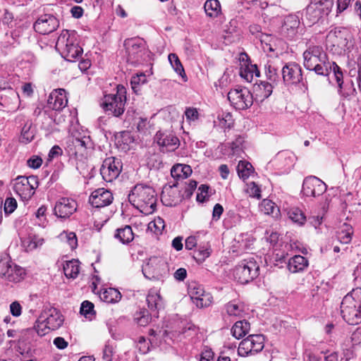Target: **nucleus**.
Segmentation results:
<instances>
[{"instance_id":"6e6552de","label":"nucleus","mask_w":361,"mask_h":361,"mask_svg":"<svg viewBox=\"0 0 361 361\" xmlns=\"http://www.w3.org/2000/svg\"><path fill=\"white\" fill-rule=\"evenodd\" d=\"M38 187V180L36 176H18L14 180L13 190L24 201H27L35 194Z\"/></svg>"},{"instance_id":"1a4fd4ad","label":"nucleus","mask_w":361,"mask_h":361,"mask_svg":"<svg viewBox=\"0 0 361 361\" xmlns=\"http://www.w3.org/2000/svg\"><path fill=\"white\" fill-rule=\"evenodd\" d=\"M264 346V336L261 334H252L240 343L238 353L242 357L253 355L262 350Z\"/></svg>"},{"instance_id":"052dcab7","label":"nucleus","mask_w":361,"mask_h":361,"mask_svg":"<svg viewBox=\"0 0 361 361\" xmlns=\"http://www.w3.org/2000/svg\"><path fill=\"white\" fill-rule=\"evenodd\" d=\"M10 311L13 316L18 317L21 314L22 307L18 302L15 301L10 305Z\"/></svg>"},{"instance_id":"a211bd4d","label":"nucleus","mask_w":361,"mask_h":361,"mask_svg":"<svg viewBox=\"0 0 361 361\" xmlns=\"http://www.w3.org/2000/svg\"><path fill=\"white\" fill-rule=\"evenodd\" d=\"M114 197L111 191L104 188H98L93 191L89 197V202L96 208L109 206L113 202Z\"/></svg>"},{"instance_id":"6ab92c4d","label":"nucleus","mask_w":361,"mask_h":361,"mask_svg":"<svg viewBox=\"0 0 361 361\" xmlns=\"http://www.w3.org/2000/svg\"><path fill=\"white\" fill-rule=\"evenodd\" d=\"M42 319L48 326L50 330L58 329L63 324V319L59 311L55 308H50L44 310L40 315Z\"/></svg>"},{"instance_id":"58836bf2","label":"nucleus","mask_w":361,"mask_h":361,"mask_svg":"<svg viewBox=\"0 0 361 361\" xmlns=\"http://www.w3.org/2000/svg\"><path fill=\"white\" fill-rule=\"evenodd\" d=\"M353 233V228L350 225L344 224L341 229L338 231V239L341 243L347 244L350 242Z\"/></svg>"},{"instance_id":"774afa93","label":"nucleus","mask_w":361,"mask_h":361,"mask_svg":"<svg viewBox=\"0 0 361 361\" xmlns=\"http://www.w3.org/2000/svg\"><path fill=\"white\" fill-rule=\"evenodd\" d=\"M113 350L111 347L105 345L103 350V360L104 361H111L112 360Z\"/></svg>"},{"instance_id":"c756f323","label":"nucleus","mask_w":361,"mask_h":361,"mask_svg":"<svg viewBox=\"0 0 361 361\" xmlns=\"http://www.w3.org/2000/svg\"><path fill=\"white\" fill-rule=\"evenodd\" d=\"M250 329V323L245 320H241L234 324L231 329V332L235 338L240 339L249 332Z\"/></svg>"},{"instance_id":"0e129e2a","label":"nucleus","mask_w":361,"mask_h":361,"mask_svg":"<svg viewBox=\"0 0 361 361\" xmlns=\"http://www.w3.org/2000/svg\"><path fill=\"white\" fill-rule=\"evenodd\" d=\"M266 234L268 235V236H267V240L272 245V246H274L278 240H279V234L278 233L276 232H273L271 231V233H269V231H267L266 232Z\"/></svg>"},{"instance_id":"4468645a","label":"nucleus","mask_w":361,"mask_h":361,"mask_svg":"<svg viewBox=\"0 0 361 361\" xmlns=\"http://www.w3.org/2000/svg\"><path fill=\"white\" fill-rule=\"evenodd\" d=\"M327 189V185L316 176H309L305 178L302 183V192L306 197H317L323 195Z\"/></svg>"},{"instance_id":"3c124183","label":"nucleus","mask_w":361,"mask_h":361,"mask_svg":"<svg viewBox=\"0 0 361 361\" xmlns=\"http://www.w3.org/2000/svg\"><path fill=\"white\" fill-rule=\"evenodd\" d=\"M244 139L241 136H238L235 141L231 144V149L233 154L240 155L243 151V144Z\"/></svg>"},{"instance_id":"9b49d317","label":"nucleus","mask_w":361,"mask_h":361,"mask_svg":"<svg viewBox=\"0 0 361 361\" xmlns=\"http://www.w3.org/2000/svg\"><path fill=\"white\" fill-rule=\"evenodd\" d=\"M188 295L197 307H207L212 303L213 298L211 293L206 292L202 285L191 282L188 285Z\"/></svg>"},{"instance_id":"864d4df0","label":"nucleus","mask_w":361,"mask_h":361,"mask_svg":"<svg viewBox=\"0 0 361 361\" xmlns=\"http://www.w3.org/2000/svg\"><path fill=\"white\" fill-rule=\"evenodd\" d=\"M185 116L189 123L195 122L199 118V113L196 108L188 107L185 111Z\"/></svg>"},{"instance_id":"a878e982","label":"nucleus","mask_w":361,"mask_h":361,"mask_svg":"<svg viewBox=\"0 0 361 361\" xmlns=\"http://www.w3.org/2000/svg\"><path fill=\"white\" fill-rule=\"evenodd\" d=\"M308 266V260L301 256L295 255L288 261V268L292 273H298L304 271Z\"/></svg>"},{"instance_id":"de8ad7c7","label":"nucleus","mask_w":361,"mask_h":361,"mask_svg":"<svg viewBox=\"0 0 361 361\" xmlns=\"http://www.w3.org/2000/svg\"><path fill=\"white\" fill-rule=\"evenodd\" d=\"M146 82H147V77H146L145 74L140 73V74H137V75L133 76L131 78L130 83H131L133 90L135 92H137V91H139V86L140 85L145 84Z\"/></svg>"},{"instance_id":"c85d7f7f","label":"nucleus","mask_w":361,"mask_h":361,"mask_svg":"<svg viewBox=\"0 0 361 361\" xmlns=\"http://www.w3.org/2000/svg\"><path fill=\"white\" fill-rule=\"evenodd\" d=\"M206 15L212 18H217L221 12V7L218 0H207L204 5Z\"/></svg>"},{"instance_id":"e2e57ef3","label":"nucleus","mask_w":361,"mask_h":361,"mask_svg":"<svg viewBox=\"0 0 361 361\" xmlns=\"http://www.w3.org/2000/svg\"><path fill=\"white\" fill-rule=\"evenodd\" d=\"M63 153V150L62 149L58 146V145H54L49 151V159L51 160L52 159H54V158H56V157H59V156H61Z\"/></svg>"},{"instance_id":"ea45409f","label":"nucleus","mask_w":361,"mask_h":361,"mask_svg":"<svg viewBox=\"0 0 361 361\" xmlns=\"http://www.w3.org/2000/svg\"><path fill=\"white\" fill-rule=\"evenodd\" d=\"M165 228V223L162 218L157 216L148 224L147 228L156 235L161 234Z\"/></svg>"},{"instance_id":"49530a36","label":"nucleus","mask_w":361,"mask_h":361,"mask_svg":"<svg viewBox=\"0 0 361 361\" xmlns=\"http://www.w3.org/2000/svg\"><path fill=\"white\" fill-rule=\"evenodd\" d=\"M31 123H26L22 128L21 131V142L28 143L34 138V133L30 130Z\"/></svg>"},{"instance_id":"bf43d9fd","label":"nucleus","mask_w":361,"mask_h":361,"mask_svg":"<svg viewBox=\"0 0 361 361\" xmlns=\"http://www.w3.org/2000/svg\"><path fill=\"white\" fill-rule=\"evenodd\" d=\"M27 166L32 169H38L42 164V159L37 156H32L27 161Z\"/></svg>"},{"instance_id":"72a5a7b5","label":"nucleus","mask_w":361,"mask_h":361,"mask_svg":"<svg viewBox=\"0 0 361 361\" xmlns=\"http://www.w3.org/2000/svg\"><path fill=\"white\" fill-rule=\"evenodd\" d=\"M225 310L230 317H242L244 312V306L240 302L233 300L226 304Z\"/></svg>"},{"instance_id":"ddd939ff","label":"nucleus","mask_w":361,"mask_h":361,"mask_svg":"<svg viewBox=\"0 0 361 361\" xmlns=\"http://www.w3.org/2000/svg\"><path fill=\"white\" fill-rule=\"evenodd\" d=\"M167 264L164 259L153 257L142 267L143 274L149 279H159L166 271Z\"/></svg>"},{"instance_id":"a19ab883","label":"nucleus","mask_w":361,"mask_h":361,"mask_svg":"<svg viewBox=\"0 0 361 361\" xmlns=\"http://www.w3.org/2000/svg\"><path fill=\"white\" fill-rule=\"evenodd\" d=\"M59 238L62 241L66 242L71 250L77 247L78 239L75 233L63 231L60 234Z\"/></svg>"},{"instance_id":"8fccbe9b","label":"nucleus","mask_w":361,"mask_h":361,"mask_svg":"<svg viewBox=\"0 0 361 361\" xmlns=\"http://www.w3.org/2000/svg\"><path fill=\"white\" fill-rule=\"evenodd\" d=\"M34 329L36 331L37 334L40 336L46 335L50 331L46 322H44L42 319H40V317L37 320Z\"/></svg>"},{"instance_id":"412c9836","label":"nucleus","mask_w":361,"mask_h":361,"mask_svg":"<svg viewBox=\"0 0 361 361\" xmlns=\"http://www.w3.org/2000/svg\"><path fill=\"white\" fill-rule=\"evenodd\" d=\"M68 104V99L63 89L54 90L49 97L47 104L49 108L60 111L66 107Z\"/></svg>"},{"instance_id":"7c9ffc66","label":"nucleus","mask_w":361,"mask_h":361,"mask_svg":"<svg viewBox=\"0 0 361 361\" xmlns=\"http://www.w3.org/2000/svg\"><path fill=\"white\" fill-rule=\"evenodd\" d=\"M115 238L123 244H128L134 239V233L130 226H125L123 228L116 230Z\"/></svg>"},{"instance_id":"0eeeda50","label":"nucleus","mask_w":361,"mask_h":361,"mask_svg":"<svg viewBox=\"0 0 361 361\" xmlns=\"http://www.w3.org/2000/svg\"><path fill=\"white\" fill-rule=\"evenodd\" d=\"M25 276L23 268L13 263L10 257L5 256L0 259V277L10 282L18 283Z\"/></svg>"},{"instance_id":"dca6fc26","label":"nucleus","mask_w":361,"mask_h":361,"mask_svg":"<svg viewBox=\"0 0 361 361\" xmlns=\"http://www.w3.org/2000/svg\"><path fill=\"white\" fill-rule=\"evenodd\" d=\"M75 200L68 197H61L55 203L54 214L59 219L69 218L77 210Z\"/></svg>"},{"instance_id":"473e14b6","label":"nucleus","mask_w":361,"mask_h":361,"mask_svg":"<svg viewBox=\"0 0 361 361\" xmlns=\"http://www.w3.org/2000/svg\"><path fill=\"white\" fill-rule=\"evenodd\" d=\"M64 274L67 278L75 279L80 272V262L78 259L68 261L63 265Z\"/></svg>"},{"instance_id":"13d9d810","label":"nucleus","mask_w":361,"mask_h":361,"mask_svg":"<svg viewBox=\"0 0 361 361\" xmlns=\"http://www.w3.org/2000/svg\"><path fill=\"white\" fill-rule=\"evenodd\" d=\"M210 255V248L209 246L207 245H204L203 246H200L199 249L197 251V256L199 259L204 260L207 258Z\"/></svg>"},{"instance_id":"79ce46f5","label":"nucleus","mask_w":361,"mask_h":361,"mask_svg":"<svg viewBox=\"0 0 361 361\" xmlns=\"http://www.w3.org/2000/svg\"><path fill=\"white\" fill-rule=\"evenodd\" d=\"M288 217L292 221L302 225L306 220V217L299 208H292L288 211Z\"/></svg>"},{"instance_id":"20e7f679","label":"nucleus","mask_w":361,"mask_h":361,"mask_svg":"<svg viewBox=\"0 0 361 361\" xmlns=\"http://www.w3.org/2000/svg\"><path fill=\"white\" fill-rule=\"evenodd\" d=\"M56 48L67 61H73L81 56L82 49L78 45L74 31L64 30L58 37Z\"/></svg>"},{"instance_id":"7ed1b4c3","label":"nucleus","mask_w":361,"mask_h":361,"mask_svg":"<svg viewBox=\"0 0 361 361\" xmlns=\"http://www.w3.org/2000/svg\"><path fill=\"white\" fill-rule=\"evenodd\" d=\"M343 319L350 325L361 323V288H356L344 296L341 304Z\"/></svg>"},{"instance_id":"cd10ccee","label":"nucleus","mask_w":361,"mask_h":361,"mask_svg":"<svg viewBox=\"0 0 361 361\" xmlns=\"http://www.w3.org/2000/svg\"><path fill=\"white\" fill-rule=\"evenodd\" d=\"M191 173V167L186 164H176L171 170V176L177 180L187 178Z\"/></svg>"},{"instance_id":"69168bd1","label":"nucleus","mask_w":361,"mask_h":361,"mask_svg":"<svg viewBox=\"0 0 361 361\" xmlns=\"http://www.w3.org/2000/svg\"><path fill=\"white\" fill-rule=\"evenodd\" d=\"M173 276L177 281H183L187 276V271L184 268H179L175 271Z\"/></svg>"},{"instance_id":"423d86ee","label":"nucleus","mask_w":361,"mask_h":361,"mask_svg":"<svg viewBox=\"0 0 361 361\" xmlns=\"http://www.w3.org/2000/svg\"><path fill=\"white\" fill-rule=\"evenodd\" d=\"M259 266L253 258L240 262L233 271L234 278L240 283L245 284L258 276Z\"/></svg>"},{"instance_id":"aec40b11","label":"nucleus","mask_w":361,"mask_h":361,"mask_svg":"<svg viewBox=\"0 0 361 361\" xmlns=\"http://www.w3.org/2000/svg\"><path fill=\"white\" fill-rule=\"evenodd\" d=\"M282 75L283 81L287 84H297L302 78L301 68L296 63L285 66L282 69Z\"/></svg>"},{"instance_id":"393cba45","label":"nucleus","mask_w":361,"mask_h":361,"mask_svg":"<svg viewBox=\"0 0 361 361\" xmlns=\"http://www.w3.org/2000/svg\"><path fill=\"white\" fill-rule=\"evenodd\" d=\"M239 74L247 82H252L254 76L259 77L260 75V72L256 65L245 61L240 64Z\"/></svg>"},{"instance_id":"09e8293b","label":"nucleus","mask_w":361,"mask_h":361,"mask_svg":"<svg viewBox=\"0 0 361 361\" xmlns=\"http://www.w3.org/2000/svg\"><path fill=\"white\" fill-rule=\"evenodd\" d=\"M80 313L86 318H91L94 314V305L88 300L82 302L80 307Z\"/></svg>"},{"instance_id":"4c0bfd02","label":"nucleus","mask_w":361,"mask_h":361,"mask_svg":"<svg viewBox=\"0 0 361 361\" xmlns=\"http://www.w3.org/2000/svg\"><path fill=\"white\" fill-rule=\"evenodd\" d=\"M131 115L129 111L127 113V118L130 121L132 120L133 125L136 126V129L138 132L145 133L147 130V120L145 118H142L139 114L135 115L133 118H130Z\"/></svg>"},{"instance_id":"5701e85b","label":"nucleus","mask_w":361,"mask_h":361,"mask_svg":"<svg viewBox=\"0 0 361 361\" xmlns=\"http://www.w3.org/2000/svg\"><path fill=\"white\" fill-rule=\"evenodd\" d=\"M273 83L267 81H261L259 83L254 86V93L256 99L260 102L268 98L273 92Z\"/></svg>"},{"instance_id":"5fc2aeb1","label":"nucleus","mask_w":361,"mask_h":361,"mask_svg":"<svg viewBox=\"0 0 361 361\" xmlns=\"http://www.w3.org/2000/svg\"><path fill=\"white\" fill-rule=\"evenodd\" d=\"M331 71H333L335 76L336 82L340 88H342L343 85V73L340 67L335 63L331 62Z\"/></svg>"},{"instance_id":"f8f14e48","label":"nucleus","mask_w":361,"mask_h":361,"mask_svg":"<svg viewBox=\"0 0 361 361\" xmlns=\"http://www.w3.org/2000/svg\"><path fill=\"white\" fill-rule=\"evenodd\" d=\"M122 170V163L119 159L114 157L106 158L100 169V173L106 182H112Z\"/></svg>"},{"instance_id":"4be33fe9","label":"nucleus","mask_w":361,"mask_h":361,"mask_svg":"<svg viewBox=\"0 0 361 361\" xmlns=\"http://www.w3.org/2000/svg\"><path fill=\"white\" fill-rule=\"evenodd\" d=\"M156 140L159 145L166 147L169 151H174L179 145L178 138L173 134L158 132Z\"/></svg>"},{"instance_id":"f704fd0d","label":"nucleus","mask_w":361,"mask_h":361,"mask_svg":"<svg viewBox=\"0 0 361 361\" xmlns=\"http://www.w3.org/2000/svg\"><path fill=\"white\" fill-rule=\"evenodd\" d=\"M168 59L173 70L186 82L188 78L178 56L176 54L171 53L169 54Z\"/></svg>"},{"instance_id":"f3484780","label":"nucleus","mask_w":361,"mask_h":361,"mask_svg":"<svg viewBox=\"0 0 361 361\" xmlns=\"http://www.w3.org/2000/svg\"><path fill=\"white\" fill-rule=\"evenodd\" d=\"M59 26V20L51 14H44L34 23L35 30L41 35H48L55 31Z\"/></svg>"},{"instance_id":"c9c22d12","label":"nucleus","mask_w":361,"mask_h":361,"mask_svg":"<svg viewBox=\"0 0 361 361\" xmlns=\"http://www.w3.org/2000/svg\"><path fill=\"white\" fill-rule=\"evenodd\" d=\"M237 172L240 178L245 180L254 173V168L250 163L246 161H240L237 166Z\"/></svg>"},{"instance_id":"6e6d98bb","label":"nucleus","mask_w":361,"mask_h":361,"mask_svg":"<svg viewBox=\"0 0 361 361\" xmlns=\"http://www.w3.org/2000/svg\"><path fill=\"white\" fill-rule=\"evenodd\" d=\"M17 207V202L13 197H8L4 203V212L6 214H11Z\"/></svg>"},{"instance_id":"bb28decb","label":"nucleus","mask_w":361,"mask_h":361,"mask_svg":"<svg viewBox=\"0 0 361 361\" xmlns=\"http://www.w3.org/2000/svg\"><path fill=\"white\" fill-rule=\"evenodd\" d=\"M147 302L151 311L159 310L164 306L163 300L157 290L151 289L147 295Z\"/></svg>"},{"instance_id":"e433bc0d","label":"nucleus","mask_w":361,"mask_h":361,"mask_svg":"<svg viewBox=\"0 0 361 361\" xmlns=\"http://www.w3.org/2000/svg\"><path fill=\"white\" fill-rule=\"evenodd\" d=\"M265 75L269 82L276 84L279 78V68L272 62L269 61L264 66Z\"/></svg>"},{"instance_id":"f257e3e1","label":"nucleus","mask_w":361,"mask_h":361,"mask_svg":"<svg viewBox=\"0 0 361 361\" xmlns=\"http://www.w3.org/2000/svg\"><path fill=\"white\" fill-rule=\"evenodd\" d=\"M304 66L317 75L327 76L331 72V62L321 46L311 45L303 53Z\"/></svg>"},{"instance_id":"680f3d73","label":"nucleus","mask_w":361,"mask_h":361,"mask_svg":"<svg viewBox=\"0 0 361 361\" xmlns=\"http://www.w3.org/2000/svg\"><path fill=\"white\" fill-rule=\"evenodd\" d=\"M135 319L138 325L145 326L149 323L151 318L148 314H145V312H143L142 315L135 317Z\"/></svg>"},{"instance_id":"338daca9","label":"nucleus","mask_w":361,"mask_h":361,"mask_svg":"<svg viewBox=\"0 0 361 361\" xmlns=\"http://www.w3.org/2000/svg\"><path fill=\"white\" fill-rule=\"evenodd\" d=\"M351 341L354 345H357L361 343V328H357L352 334Z\"/></svg>"},{"instance_id":"2eb2a0df","label":"nucleus","mask_w":361,"mask_h":361,"mask_svg":"<svg viewBox=\"0 0 361 361\" xmlns=\"http://www.w3.org/2000/svg\"><path fill=\"white\" fill-rule=\"evenodd\" d=\"M303 30L298 16L289 15L284 18L281 28V33L284 37L291 39L296 35H301Z\"/></svg>"},{"instance_id":"b1692460","label":"nucleus","mask_w":361,"mask_h":361,"mask_svg":"<svg viewBox=\"0 0 361 361\" xmlns=\"http://www.w3.org/2000/svg\"><path fill=\"white\" fill-rule=\"evenodd\" d=\"M329 13V11H323L322 8L310 2L306 8L305 16L310 23L314 24Z\"/></svg>"},{"instance_id":"9d476101","label":"nucleus","mask_w":361,"mask_h":361,"mask_svg":"<svg viewBox=\"0 0 361 361\" xmlns=\"http://www.w3.org/2000/svg\"><path fill=\"white\" fill-rule=\"evenodd\" d=\"M228 99L234 108L239 110L247 109L253 103L252 95L247 88L231 90L228 93Z\"/></svg>"},{"instance_id":"39448f33","label":"nucleus","mask_w":361,"mask_h":361,"mask_svg":"<svg viewBox=\"0 0 361 361\" xmlns=\"http://www.w3.org/2000/svg\"><path fill=\"white\" fill-rule=\"evenodd\" d=\"M126 90L123 85L117 86L116 94L105 95L101 106L106 113L118 117L125 110Z\"/></svg>"},{"instance_id":"603ef678","label":"nucleus","mask_w":361,"mask_h":361,"mask_svg":"<svg viewBox=\"0 0 361 361\" xmlns=\"http://www.w3.org/2000/svg\"><path fill=\"white\" fill-rule=\"evenodd\" d=\"M311 2L317 6L323 9V11H331L334 5L333 0H311Z\"/></svg>"},{"instance_id":"a18cd8bd","label":"nucleus","mask_w":361,"mask_h":361,"mask_svg":"<svg viewBox=\"0 0 361 361\" xmlns=\"http://www.w3.org/2000/svg\"><path fill=\"white\" fill-rule=\"evenodd\" d=\"M245 191L251 197L260 199L262 197L260 187L253 181L246 184Z\"/></svg>"},{"instance_id":"37998d69","label":"nucleus","mask_w":361,"mask_h":361,"mask_svg":"<svg viewBox=\"0 0 361 361\" xmlns=\"http://www.w3.org/2000/svg\"><path fill=\"white\" fill-rule=\"evenodd\" d=\"M260 209L265 214H277L279 209L276 206L275 203L269 200L264 199L261 202Z\"/></svg>"},{"instance_id":"f03ea898","label":"nucleus","mask_w":361,"mask_h":361,"mask_svg":"<svg viewBox=\"0 0 361 361\" xmlns=\"http://www.w3.org/2000/svg\"><path fill=\"white\" fill-rule=\"evenodd\" d=\"M128 200L135 207L146 215L153 213L155 210L156 193L149 186L136 185L128 195Z\"/></svg>"},{"instance_id":"2f4dec72","label":"nucleus","mask_w":361,"mask_h":361,"mask_svg":"<svg viewBox=\"0 0 361 361\" xmlns=\"http://www.w3.org/2000/svg\"><path fill=\"white\" fill-rule=\"evenodd\" d=\"M100 298L108 303L118 302L121 298V293L116 288L104 289L100 293Z\"/></svg>"},{"instance_id":"c03bdc74","label":"nucleus","mask_w":361,"mask_h":361,"mask_svg":"<svg viewBox=\"0 0 361 361\" xmlns=\"http://www.w3.org/2000/svg\"><path fill=\"white\" fill-rule=\"evenodd\" d=\"M128 50L130 54L137 55L145 49V44L140 40L131 39L127 42Z\"/></svg>"},{"instance_id":"4d7b16f0","label":"nucleus","mask_w":361,"mask_h":361,"mask_svg":"<svg viewBox=\"0 0 361 361\" xmlns=\"http://www.w3.org/2000/svg\"><path fill=\"white\" fill-rule=\"evenodd\" d=\"M209 186L207 185H201L198 188V192L197 194V201L203 202L206 200L208 195Z\"/></svg>"}]
</instances>
